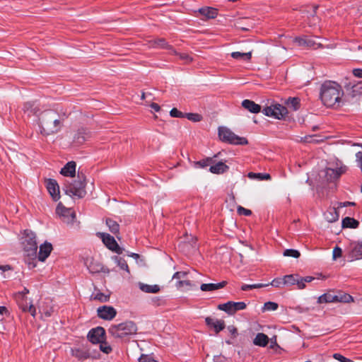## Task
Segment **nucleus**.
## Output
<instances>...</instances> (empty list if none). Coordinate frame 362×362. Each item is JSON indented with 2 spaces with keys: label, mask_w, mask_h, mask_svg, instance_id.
I'll return each instance as SVG.
<instances>
[{
  "label": "nucleus",
  "mask_w": 362,
  "mask_h": 362,
  "mask_svg": "<svg viewBox=\"0 0 362 362\" xmlns=\"http://www.w3.org/2000/svg\"><path fill=\"white\" fill-rule=\"evenodd\" d=\"M65 115L59 114L54 110H47L39 116L40 133L48 136L58 133L62 128Z\"/></svg>",
  "instance_id": "f257e3e1"
},
{
  "label": "nucleus",
  "mask_w": 362,
  "mask_h": 362,
  "mask_svg": "<svg viewBox=\"0 0 362 362\" xmlns=\"http://www.w3.org/2000/svg\"><path fill=\"white\" fill-rule=\"evenodd\" d=\"M344 90L341 86L332 81L324 82L320 87V98L328 107H339L342 104Z\"/></svg>",
  "instance_id": "f03ea898"
},
{
  "label": "nucleus",
  "mask_w": 362,
  "mask_h": 362,
  "mask_svg": "<svg viewBox=\"0 0 362 362\" xmlns=\"http://www.w3.org/2000/svg\"><path fill=\"white\" fill-rule=\"evenodd\" d=\"M85 180V177L83 175L81 176L78 173V180L66 184L63 189L66 194L70 197H76L79 199L83 198L86 194Z\"/></svg>",
  "instance_id": "7ed1b4c3"
},
{
  "label": "nucleus",
  "mask_w": 362,
  "mask_h": 362,
  "mask_svg": "<svg viewBox=\"0 0 362 362\" xmlns=\"http://www.w3.org/2000/svg\"><path fill=\"white\" fill-rule=\"evenodd\" d=\"M136 326L132 321L124 322L118 325H111L108 332L115 338H123L136 332Z\"/></svg>",
  "instance_id": "20e7f679"
},
{
  "label": "nucleus",
  "mask_w": 362,
  "mask_h": 362,
  "mask_svg": "<svg viewBox=\"0 0 362 362\" xmlns=\"http://www.w3.org/2000/svg\"><path fill=\"white\" fill-rule=\"evenodd\" d=\"M23 238V245L27 255L32 259H35L38 247L35 233L30 230H25Z\"/></svg>",
  "instance_id": "39448f33"
},
{
  "label": "nucleus",
  "mask_w": 362,
  "mask_h": 362,
  "mask_svg": "<svg viewBox=\"0 0 362 362\" xmlns=\"http://www.w3.org/2000/svg\"><path fill=\"white\" fill-rule=\"evenodd\" d=\"M218 136L226 143L234 145H246L248 141L245 137H240L226 127H218Z\"/></svg>",
  "instance_id": "423d86ee"
},
{
  "label": "nucleus",
  "mask_w": 362,
  "mask_h": 362,
  "mask_svg": "<svg viewBox=\"0 0 362 362\" xmlns=\"http://www.w3.org/2000/svg\"><path fill=\"white\" fill-rule=\"evenodd\" d=\"M262 113L268 117L281 119L288 113L287 108L282 105L275 104L267 106L262 110Z\"/></svg>",
  "instance_id": "0eeeda50"
},
{
  "label": "nucleus",
  "mask_w": 362,
  "mask_h": 362,
  "mask_svg": "<svg viewBox=\"0 0 362 362\" xmlns=\"http://www.w3.org/2000/svg\"><path fill=\"white\" fill-rule=\"evenodd\" d=\"M56 213L61 217L63 222L68 224L74 223L76 218L75 212L70 208H66L61 203L57 205Z\"/></svg>",
  "instance_id": "6e6552de"
},
{
  "label": "nucleus",
  "mask_w": 362,
  "mask_h": 362,
  "mask_svg": "<svg viewBox=\"0 0 362 362\" xmlns=\"http://www.w3.org/2000/svg\"><path fill=\"white\" fill-rule=\"evenodd\" d=\"M246 308V304L244 302H233L228 301L226 303L219 304L218 309L223 310L228 315H233L238 310H242Z\"/></svg>",
  "instance_id": "1a4fd4ad"
},
{
  "label": "nucleus",
  "mask_w": 362,
  "mask_h": 362,
  "mask_svg": "<svg viewBox=\"0 0 362 362\" xmlns=\"http://www.w3.org/2000/svg\"><path fill=\"white\" fill-rule=\"evenodd\" d=\"M103 243L110 250L116 252L118 255H121L123 252L124 249L120 247L117 244L114 237L111 236L108 233H100Z\"/></svg>",
  "instance_id": "9d476101"
},
{
  "label": "nucleus",
  "mask_w": 362,
  "mask_h": 362,
  "mask_svg": "<svg viewBox=\"0 0 362 362\" xmlns=\"http://www.w3.org/2000/svg\"><path fill=\"white\" fill-rule=\"evenodd\" d=\"M88 339L93 344H98L105 340V330L102 327L91 329L88 333Z\"/></svg>",
  "instance_id": "9b49d317"
},
{
  "label": "nucleus",
  "mask_w": 362,
  "mask_h": 362,
  "mask_svg": "<svg viewBox=\"0 0 362 362\" xmlns=\"http://www.w3.org/2000/svg\"><path fill=\"white\" fill-rule=\"evenodd\" d=\"M97 314L103 320H111L116 316L117 311L112 306L103 305L98 308Z\"/></svg>",
  "instance_id": "f8f14e48"
},
{
  "label": "nucleus",
  "mask_w": 362,
  "mask_h": 362,
  "mask_svg": "<svg viewBox=\"0 0 362 362\" xmlns=\"http://www.w3.org/2000/svg\"><path fill=\"white\" fill-rule=\"evenodd\" d=\"M83 262L88 271L92 274L99 273L103 269V264L95 260L92 257L87 256L84 259Z\"/></svg>",
  "instance_id": "ddd939ff"
},
{
  "label": "nucleus",
  "mask_w": 362,
  "mask_h": 362,
  "mask_svg": "<svg viewBox=\"0 0 362 362\" xmlns=\"http://www.w3.org/2000/svg\"><path fill=\"white\" fill-rule=\"evenodd\" d=\"M205 323L209 328L214 329L216 334L219 333L226 327L225 322L223 320H218L211 317H206Z\"/></svg>",
  "instance_id": "4468645a"
},
{
  "label": "nucleus",
  "mask_w": 362,
  "mask_h": 362,
  "mask_svg": "<svg viewBox=\"0 0 362 362\" xmlns=\"http://www.w3.org/2000/svg\"><path fill=\"white\" fill-rule=\"evenodd\" d=\"M348 257L351 261L362 259V241L354 242L351 244Z\"/></svg>",
  "instance_id": "2eb2a0df"
},
{
  "label": "nucleus",
  "mask_w": 362,
  "mask_h": 362,
  "mask_svg": "<svg viewBox=\"0 0 362 362\" xmlns=\"http://www.w3.org/2000/svg\"><path fill=\"white\" fill-rule=\"evenodd\" d=\"M47 189L54 201H57L59 199V187L57 182L55 180H47Z\"/></svg>",
  "instance_id": "dca6fc26"
},
{
  "label": "nucleus",
  "mask_w": 362,
  "mask_h": 362,
  "mask_svg": "<svg viewBox=\"0 0 362 362\" xmlns=\"http://www.w3.org/2000/svg\"><path fill=\"white\" fill-rule=\"evenodd\" d=\"M52 250V245L50 243L45 242L40 246L37 258L41 262H45V259L49 256Z\"/></svg>",
  "instance_id": "f3484780"
},
{
  "label": "nucleus",
  "mask_w": 362,
  "mask_h": 362,
  "mask_svg": "<svg viewBox=\"0 0 362 362\" xmlns=\"http://www.w3.org/2000/svg\"><path fill=\"white\" fill-rule=\"evenodd\" d=\"M76 164L74 161L68 162L60 170V173L66 177L75 176Z\"/></svg>",
  "instance_id": "a211bd4d"
},
{
  "label": "nucleus",
  "mask_w": 362,
  "mask_h": 362,
  "mask_svg": "<svg viewBox=\"0 0 362 362\" xmlns=\"http://www.w3.org/2000/svg\"><path fill=\"white\" fill-rule=\"evenodd\" d=\"M338 209L336 206L330 207L325 213V218L328 222L333 223L339 219V214Z\"/></svg>",
  "instance_id": "6ab92c4d"
},
{
  "label": "nucleus",
  "mask_w": 362,
  "mask_h": 362,
  "mask_svg": "<svg viewBox=\"0 0 362 362\" xmlns=\"http://www.w3.org/2000/svg\"><path fill=\"white\" fill-rule=\"evenodd\" d=\"M242 106L252 113H258L261 111V106L250 100H244Z\"/></svg>",
  "instance_id": "aec40b11"
},
{
  "label": "nucleus",
  "mask_w": 362,
  "mask_h": 362,
  "mask_svg": "<svg viewBox=\"0 0 362 362\" xmlns=\"http://www.w3.org/2000/svg\"><path fill=\"white\" fill-rule=\"evenodd\" d=\"M90 137V133L84 128L78 129L74 136V141L78 144H82Z\"/></svg>",
  "instance_id": "412c9836"
},
{
  "label": "nucleus",
  "mask_w": 362,
  "mask_h": 362,
  "mask_svg": "<svg viewBox=\"0 0 362 362\" xmlns=\"http://www.w3.org/2000/svg\"><path fill=\"white\" fill-rule=\"evenodd\" d=\"M227 284L226 281L217 284H202L200 286V289L202 291H213L223 288Z\"/></svg>",
  "instance_id": "4be33fe9"
},
{
  "label": "nucleus",
  "mask_w": 362,
  "mask_h": 362,
  "mask_svg": "<svg viewBox=\"0 0 362 362\" xmlns=\"http://www.w3.org/2000/svg\"><path fill=\"white\" fill-rule=\"evenodd\" d=\"M229 169V167L222 161H219L215 165H211L209 171L214 174H222L226 172Z\"/></svg>",
  "instance_id": "5701e85b"
},
{
  "label": "nucleus",
  "mask_w": 362,
  "mask_h": 362,
  "mask_svg": "<svg viewBox=\"0 0 362 362\" xmlns=\"http://www.w3.org/2000/svg\"><path fill=\"white\" fill-rule=\"evenodd\" d=\"M139 289L147 293H157L160 291V286L158 285H148L144 283L139 282Z\"/></svg>",
  "instance_id": "b1692460"
},
{
  "label": "nucleus",
  "mask_w": 362,
  "mask_h": 362,
  "mask_svg": "<svg viewBox=\"0 0 362 362\" xmlns=\"http://www.w3.org/2000/svg\"><path fill=\"white\" fill-rule=\"evenodd\" d=\"M71 352L73 356L81 361L86 360L90 356L89 351L85 349L78 348L72 349Z\"/></svg>",
  "instance_id": "393cba45"
},
{
  "label": "nucleus",
  "mask_w": 362,
  "mask_h": 362,
  "mask_svg": "<svg viewBox=\"0 0 362 362\" xmlns=\"http://www.w3.org/2000/svg\"><path fill=\"white\" fill-rule=\"evenodd\" d=\"M151 46L154 48H162L172 50L173 47L166 42L164 38H158L151 42Z\"/></svg>",
  "instance_id": "a878e982"
},
{
  "label": "nucleus",
  "mask_w": 362,
  "mask_h": 362,
  "mask_svg": "<svg viewBox=\"0 0 362 362\" xmlns=\"http://www.w3.org/2000/svg\"><path fill=\"white\" fill-rule=\"evenodd\" d=\"M269 342V337L264 333H258L253 340V343L256 346L264 347Z\"/></svg>",
  "instance_id": "bb28decb"
},
{
  "label": "nucleus",
  "mask_w": 362,
  "mask_h": 362,
  "mask_svg": "<svg viewBox=\"0 0 362 362\" xmlns=\"http://www.w3.org/2000/svg\"><path fill=\"white\" fill-rule=\"evenodd\" d=\"M39 312L45 317H49L54 313V308L49 303H43L39 306Z\"/></svg>",
  "instance_id": "cd10ccee"
},
{
  "label": "nucleus",
  "mask_w": 362,
  "mask_h": 362,
  "mask_svg": "<svg viewBox=\"0 0 362 362\" xmlns=\"http://www.w3.org/2000/svg\"><path fill=\"white\" fill-rule=\"evenodd\" d=\"M284 277V283L285 285H296L297 288L299 289L300 286V276L298 274H291V275H286Z\"/></svg>",
  "instance_id": "c85d7f7f"
},
{
  "label": "nucleus",
  "mask_w": 362,
  "mask_h": 362,
  "mask_svg": "<svg viewBox=\"0 0 362 362\" xmlns=\"http://www.w3.org/2000/svg\"><path fill=\"white\" fill-rule=\"evenodd\" d=\"M199 13L207 18H214L218 14L217 10L216 8L210 7L200 8Z\"/></svg>",
  "instance_id": "c756f323"
},
{
  "label": "nucleus",
  "mask_w": 362,
  "mask_h": 362,
  "mask_svg": "<svg viewBox=\"0 0 362 362\" xmlns=\"http://www.w3.org/2000/svg\"><path fill=\"white\" fill-rule=\"evenodd\" d=\"M359 225V222L354 218L345 217L342 220V227L349 228H356Z\"/></svg>",
  "instance_id": "7c9ffc66"
},
{
  "label": "nucleus",
  "mask_w": 362,
  "mask_h": 362,
  "mask_svg": "<svg viewBox=\"0 0 362 362\" xmlns=\"http://www.w3.org/2000/svg\"><path fill=\"white\" fill-rule=\"evenodd\" d=\"M106 225L109 228V230L111 233H112L115 235L119 233V225L116 221L108 218L106 219Z\"/></svg>",
  "instance_id": "2f4dec72"
},
{
  "label": "nucleus",
  "mask_w": 362,
  "mask_h": 362,
  "mask_svg": "<svg viewBox=\"0 0 362 362\" xmlns=\"http://www.w3.org/2000/svg\"><path fill=\"white\" fill-rule=\"evenodd\" d=\"M231 57L235 59H243L244 61H249L252 57L251 52H233L231 53Z\"/></svg>",
  "instance_id": "473e14b6"
},
{
  "label": "nucleus",
  "mask_w": 362,
  "mask_h": 362,
  "mask_svg": "<svg viewBox=\"0 0 362 362\" xmlns=\"http://www.w3.org/2000/svg\"><path fill=\"white\" fill-rule=\"evenodd\" d=\"M332 302H336V296L332 293H330L322 294V296H320L318 298V300H317V303H332Z\"/></svg>",
  "instance_id": "72a5a7b5"
},
{
  "label": "nucleus",
  "mask_w": 362,
  "mask_h": 362,
  "mask_svg": "<svg viewBox=\"0 0 362 362\" xmlns=\"http://www.w3.org/2000/svg\"><path fill=\"white\" fill-rule=\"evenodd\" d=\"M91 298L100 303H106L110 300V295H106L100 291H98L91 295Z\"/></svg>",
  "instance_id": "f704fd0d"
},
{
  "label": "nucleus",
  "mask_w": 362,
  "mask_h": 362,
  "mask_svg": "<svg viewBox=\"0 0 362 362\" xmlns=\"http://www.w3.org/2000/svg\"><path fill=\"white\" fill-rule=\"evenodd\" d=\"M286 105L293 110L296 111L300 107V100L298 98H288L286 101Z\"/></svg>",
  "instance_id": "c9c22d12"
},
{
  "label": "nucleus",
  "mask_w": 362,
  "mask_h": 362,
  "mask_svg": "<svg viewBox=\"0 0 362 362\" xmlns=\"http://www.w3.org/2000/svg\"><path fill=\"white\" fill-rule=\"evenodd\" d=\"M112 259H114V261L116 262L117 266L121 269L124 270V271L127 272L128 273H129L128 264L124 258L118 257V256H115L112 257Z\"/></svg>",
  "instance_id": "e433bc0d"
},
{
  "label": "nucleus",
  "mask_w": 362,
  "mask_h": 362,
  "mask_svg": "<svg viewBox=\"0 0 362 362\" xmlns=\"http://www.w3.org/2000/svg\"><path fill=\"white\" fill-rule=\"evenodd\" d=\"M212 163H214V158L208 157L201 160L195 162L194 167L197 168H204L209 166Z\"/></svg>",
  "instance_id": "4c0bfd02"
},
{
  "label": "nucleus",
  "mask_w": 362,
  "mask_h": 362,
  "mask_svg": "<svg viewBox=\"0 0 362 362\" xmlns=\"http://www.w3.org/2000/svg\"><path fill=\"white\" fill-rule=\"evenodd\" d=\"M248 177L251 179H258L259 180H267L271 179V176L269 174L261 173H249Z\"/></svg>",
  "instance_id": "58836bf2"
},
{
  "label": "nucleus",
  "mask_w": 362,
  "mask_h": 362,
  "mask_svg": "<svg viewBox=\"0 0 362 362\" xmlns=\"http://www.w3.org/2000/svg\"><path fill=\"white\" fill-rule=\"evenodd\" d=\"M37 107L33 102H27L23 105V111L27 112L28 115L31 113L37 114Z\"/></svg>",
  "instance_id": "ea45409f"
},
{
  "label": "nucleus",
  "mask_w": 362,
  "mask_h": 362,
  "mask_svg": "<svg viewBox=\"0 0 362 362\" xmlns=\"http://www.w3.org/2000/svg\"><path fill=\"white\" fill-rule=\"evenodd\" d=\"M336 296V302L349 303L354 301L353 297L348 293H339Z\"/></svg>",
  "instance_id": "a19ab883"
},
{
  "label": "nucleus",
  "mask_w": 362,
  "mask_h": 362,
  "mask_svg": "<svg viewBox=\"0 0 362 362\" xmlns=\"http://www.w3.org/2000/svg\"><path fill=\"white\" fill-rule=\"evenodd\" d=\"M172 53L179 57V58L184 61L185 63H189L192 61V57L187 53H178L173 48L171 50Z\"/></svg>",
  "instance_id": "79ce46f5"
},
{
  "label": "nucleus",
  "mask_w": 362,
  "mask_h": 362,
  "mask_svg": "<svg viewBox=\"0 0 362 362\" xmlns=\"http://www.w3.org/2000/svg\"><path fill=\"white\" fill-rule=\"evenodd\" d=\"M326 175L327 176H329L332 179H337L340 175H341V171L339 169H332V168H328L326 171Z\"/></svg>",
  "instance_id": "37998d69"
},
{
  "label": "nucleus",
  "mask_w": 362,
  "mask_h": 362,
  "mask_svg": "<svg viewBox=\"0 0 362 362\" xmlns=\"http://www.w3.org/2000/svg\"><path fill=\"white\" fill-rule=\"evenodd\" d=\"M284 256L286 257H292L295 258H298L300 257V253L298 250L294 249H286L284 252Z\"/></svg>",
  "instance_id": "c03bdc74"
},
{
  "label": "nucleus",
  "mask_w": 362,
  "mask_h": 362,
  "mask_svg": "<svg viewBox=\"0 0 362 362\" xmlns=\"http://www.w3.org/2000/svg\"><path fill=\"white\" fill-rule=\"evenodd\" d=\"M279 305L275 302L268 301L264 304L263 309L267 311H274L277 310Z\"/></svg>",
  "instance_id": "a18cd8bd"
},
{
  "label": "nucleus",
  "mask_w": 362,
  "mask_h": 362,
  "mask_svg": "<svg viewBox=\"0 0 362 362\" xmlns=\"http://www.w3.org/2000/svg\"><path fill=\"white\" fill-rule=\"evenodd\" d=\"M100 344V350L105 354H110L112 351V347L105 341L98 343Z\"/></svg>",
  "instance_id": "49530a36"
},
{
  "label": "nucleus",
  "mask_w": 362,
  "mask_h": 362,
  "mask_svg": "<svg viewBox=\"0 0 362 362\" xmlns=\"http://www.w3.org/2000/svg\"><path fill=\"white\" fill-rule=\"evenodd\" d=\"M185 117L192 122H200L202 119V115L197 113H186Z\"/></svg>",
  "instance_id": "de8ad7c7"
},
{
  "label": "nucleus",
  "mask_w": 362,
  "mask_h": 362,
  "mask_svg": "<svg viewBox=\"0 0 362 362\" xmlns=\"http://www.w3.org/2000/svg\"><path fill=\"white\" fill-rule=\"evenodd\" d=\"M314 279H315L314 277L310 276H305V277H300V279H299V281H300L299 289L304 288L305 287V283L311 282Z\"/></svg>",
  "instance_id": "09e8293b"
},
{
  "label": "nucleus",
  "mask_w": 362,
  "mask_h": 362,
  "mask_svg": "<svg viewBox=\"0 0 362 362\" xmlns=\"http://www.w3.org/2000/svg\"><path fill=\"white\" fill-rule=\"evenodd\" d=\"M185 114L186 113H183V112H180L177 108H173L170 112V115L171 117H177V118L185 117Z\"/></svg>",
  "instance_id": "8fccbe9b"
},
{
  "label": "nucleus",
  "mask_w": 362,
  "mask_h": 362,
  "mask_svg": "<svg viewBox=\"0 0 362 362\" xmlns=\"http://www.w3.org/2000/svg\"><path fill=\"white\" fill-rule=\"evenodd\" d=\"M269 285H272L274 287L279 288L282 285H285L284 277L283 279L276 278L271 283H269Z\"/></svg>",
  "instance_id": "3c124183"
},
{
  "label": "nucleus",
  "mask_w": 362,
  "mask_h": 362,
  "mask_svg": "<svg viewBox=\"0 0 362 362\" xmlns=\"http://www.w3.org/2000/svg\"><path fill=\"white\" fill-rule=\"evenodd\" d=\"M238 213L240 214V215H244V216H249L252 214V211L250 209H245L241 206H239L238 207Z\"/></svg>",
  "instance_id": "603ef678"
},
{
  "label": "nucleus",
  "mask_w": 362,
  "mask_h": 362,
  "mask_svg": "<svg viewBox=\"0 0 362 362\" xmlns=\"http://www.w3.org/2000/svg\"><path fill=\"white\" fill-rule=\"evenodd\" d=\"M333 358L340 362H351V359L347 358L345 356H344L341 354H338V353L334 354Z\"/></svg>",
  "instance_id": "864d4df0"
},
{
  "label": "nucleus",
  "mask_w": 362,
  "mask_h": 362,
  "mask_svg": "<svg viewBox=\"0 0 362 362\" xmlns=\"http://www.w3.org/2000/svg\"><path fill=\"white\" fill-rule=\"evenodd\" d=\"M139 362H158L157 361L154 360L151 356L148 355H142L139 358Z\"/></svg>",
  "instance_id": "5fc2aeb1"
},
{
  "label": "nucleus",
  "mask_w": 362,
  "mask_h": 362,
  "mask_svg": "<svg viewBox=\"0 0 362 362\" xmlns=\"http://www.w3.org/2000/svg\"><path fill=\"white\" fill-rule=\"evenodd\" d=\"M187 275V273L185 272H175L173 276V279H184L185 278V276Z\"/></svg>",
  "instance_id": "6e6d98bb"
},
{
  "label": "nucleus",
  "mask_w": 362,
  "mask_h": 362,
  "mask_svg": "<svg viewBox=\"0 0 362 362\" xmlns=\"http://www.w3.org/2000/svg\"><path fill=\"white\" fill-rule=\"evenodd\" d=\"M294 41L299 45V46H306V37H297L295 38Z\"/></svg>",
  "instance_id": "4d7b16f0"
},
{
  "label": "nucleus",
  "mask_w": 362,
  "mask_h": 362,
  "mask_svg": "<svg viewBox=\"0 0 362 362\" xmlns=\"http://www.w3.org/2000/svg\"><path fill=\"white\" fill-rule=\"evenodd\" d=\"M23 310L25 312H29L31 314V315L33 316L34 317L36 315V308L33 304H30V306L28 308H23Z\"/></svg>",
  "instance_id": "13d9d810"
},
{
  "label": "nucleus",
  "mask_w": 362,
  "mask_h": 362,
  "mask_svg": "<svg viewBox=\"0 0 362 362\" xmlns=\"http://www.w3.org/2000/svg\"><path fill=\"white\" fill-rule=\"evenodd\" d=\"M342 255V250L340 247H336L333 250V258L335 259L340 257Z\"/></svg>",
  "instance_id": "bf43d9fd"
},
{
  "label": "nucleus",
  "mask_w": 362,
  "mask_h": 362,
  "mask_svg": "<svg viewBox=\"0 0 362 362\" xmlns=\"http://www.w3.org/2000/svg\"><path fill=\"white\" fill-rule=\"evenodd\" d=\"M355 202H338L337 203V208H342V207H346L349 206H355Z\"/></svg>",
  "instance_id": "052dcab7"
},
{
  "label": "nucleus",
  "mask_w": 362,
  "mask_h": 362,
  "mask_svg": "<svg viewBox=\"0 0 362 362\" xmlns=\"http://www.w3.org/2000/svg\"><path fill=\"white\" fill-rule=\"evenodd\" d=\"M184 286H189L190 287L192 286V283L189 280H183V281H177V287H182Z\"/></svg>",
  "instance_id": "680f3d73"
},
{
  "label": "nucleus",
  "mask_w": 362,
  "mask_h": 362,
  "mask_svg": "<svg viewBox=\"0 0 362 362\" xmlns=\"http://www.w3.org/2000/svg\"><path fill=\"white\" fill-rule=\"evenodd\" d=\"M10 314L9 311L5 306H0V315L8 316Z\"/></svg>",
  "instance_id": "e2e57ef3"
},
{
  "label": "nucleus",
  "mask_w": 362,
  "mask_h": 362,
  "mask_svg": "<svg viewBox=\"0 0 362 362\" xmlns=\"http://www.w3.org/2000/svg\"><path fill=\"white\" fill-rule=\"evenodd\" d=\"M353 74L358 78H362V69H354L353 70Z\"/></svg>",
  "instance_id": "0e129e2a"
},
{
  "label": "nucleus",
  "mask_w": 362,
  "mask_h": 362,
  "mask_svg": "<svg viewBox=\"0 0 362 362\" xmlns=\"http://www.w3.org/2000/svg\"><path fill=\"white\" fill-rule=\"evenodd\" d=\"M228 331L230 332V334H231L234 337H236V335L238 334V330H237V329H236L235 327H233V326H229V327H228Z\"/></svg>",
  "instance_id": "69168bd1"
},
{
  "label": "nucleus",
  "mask_w": 362,
  "mask_h": 362,
  "mask_svg": "<svg viewBox=\"0 0 362 362\" xmlns=\"http://www.w3.org/2000/svg\"><path fill=\"white\" fill-rule=\"evenodd\" d=\"M253 287H254L253 284H243L241 286V290L244 291H248V290L254 289Z\"/></svg>",
  "instance_id": "338daca9"
},
{
  "label": "nucleus",
  "mask_w": 362,
  "mask_h": 362,
  "mask_svg": "<svg viewBox=\"0 0 362 362\" xmlns=\"http://www.w3.org/2000/svg\"><path fill=\"white\" fill-rule=\"evenodd\" d=\"M150 106L156 112H159L160 110V107L157 103H152Z\"/></svg>",
  "instance_id": "774afa93"
}]
</instances>
